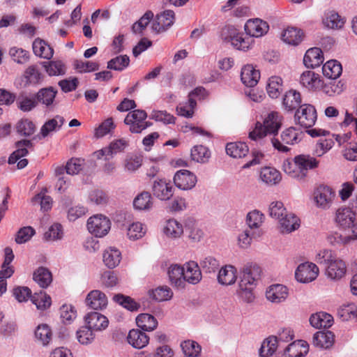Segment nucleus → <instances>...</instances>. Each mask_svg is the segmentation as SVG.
<instances>
[{
    "mask_svg": "<svg viewBox=\"0 0 357 357\" xmlns=\"http://www.w3.org/2000/svg\"><path fill=\"white\" fill-rule=\"evenodd\" d=\"M282 125V116L277 112H271L264 118L263 122L257 121L254 129L249 132L252 140L260 141L268 138L271 144L272 137L278 135Z\"/></svg>",
    "mask_w": 357,
    "mask_h": 357,
    "instance_id": "nucleus-1",
    "label": "nucleus"
},
{
    "mask_svg": "<svg viewBox=\"0 0 357 357\" xmlns=\"http://www.w3.org/2000/svg\"><path fill=\"white\" fill-rule=\"evenodd\" d=\"M319 161L309 154H300L294 157L293 162L285 160L282 165L284 172L298 181H305L309 170L319 167Z\"/></svg>",
    "mask_w": 357,
    "mask_h": 357,
    "instance_id": "nucleus-2",
    "label": "nucleus"
},
{
    "mask_svg": "<svg viewBox=\"0 0 357 357\" xmlns=\"http://www.w3.org/2000/svg\"><path fill=\"white\" fill-rule=\"evenodd\" d=\"M317 262L324 268L326 276L331 280H339L346 274L344 261L331 250L320 251L317 255Z\"/></svg>",
    "mask_w": 357,
    "mask_h": 357,
    "instance_id": "nucleus-3",
    "label": "nucleus"
},
{
    "mask_svg": "<svg viewBox=\"0 0 357 357\" xmlns=\"http://www.w3.org/2000/svg\"><path fill=\"white\" fill-rule=\"evenodd\" d=\"M303 137V132L295 127H289L284 129L280 135V137H272L271 145L275 149L282 153H287L290 149L288 146H293L298 144Z\"/></svg>",
    "mask_w": 357,
    "mask_h": 357,
    "instance_id": "nucleus-4",
    "label": "nucleus"
},
{
    "mask_svg": "<svg viewBox=\"0 0 357 357\" xmlns=\"http://www.w3.org/2000/svg\"><path fill=\"white\" fill-rule=\"evenodd\" d=\"M147 114L142 109L132 110L126 115L124 123L129 126L130 131L132 133H140L142 130L152 125L146 121Z\"/></svg>",
    "mask_w": 357,
    "mask_h": 357,
    "instance_id": "nucleus-5",
    "label": "nucleus"
},
{
    "mask_svg": "<svg viewBox=\"0 0 357 357\" xmlns=\"http://www.w3.org/2000/svg\"><path fill=\"white\" fill-rule=\"evenodd\" d=\"M111 228L109 219L101 214L94 215L87 220L89 231L96 237L102 238L107 235Z\"/></svg>",
    "mask_w": 357,
    "mask_h": 357,
    "instance_id": "nucleus-6",
    "label": "nucleus"
},
{
    "mask_svg": "<svg viewBox=\"0 0 357 357\" xmlns=\"http://www.w3.org/2000/svg\"><path fill=\"white\" fill-rule=\"evenodd\" d=\"M295 121L301 126L309 128L313 126L317 120V111L309 104L301 105L294 115Z\"/></svg>",
    "mask_w": 357,
    "mask_h": 357,
    "instance_id": "nucleus-7",
    "label": "nucleus"
},
{
    "mask_svg": "<svg viewBox=\"0 0 357 357\" xmlns=\"http://www.w3.org/2000/svg\"><path fill=\"white\" fill-rule=\"evenodd\" d=\"M335 194L333 190L327 185H320L314 192V198L318 207L329 208L333 202Z\"/></svg>",
    "mask_w": 357,
    "mask_h": 357,
    "instance_id": "nucleus-8",
    "label": "nucleus"
},
{
    "mask_svg": "<svg viewBox=\"0 0 357 357\" xmlns=\"http://www.w3.org/2000/svg\"><path fill=\"white\" fill-rule=\"evenodd\" d=\"M319 274V268L313 263H304L300 264L295 273L296 280L303 283H307L317 278Z\"/></svg>",
    "mask_w": 357,
    "mask_h": 357,
    "instance_id": "nucleus-9",
    "label": "nucleus"
},
{
    "mask_svg": "<svg viewBox=\"0 0 357 357\" xmlns=\"http://www.w3.org/2000/svg\"><path fill=\"white\" fill-rule=\"evenodd\" d=\"M174 182L177 188L183 190L193 188L197 183V176L187 169L178 171L174 176Z\"/></svg>",
    "mask_w": 357,
    "mask_h": 357,
    "instance_id": "nucleus-10",
    "label": "nucleus"
},
{
    "mask_svg": "<svg viewBox=\"0 0 357 357\" xmlns=\"http://www.w3.org/2000/svg\"><path fill=\"white\" fill-rule=\"evenodd\" d=\"M128 146V142L126 139H115L108 146L97 151L95 153L97 158L100 159L105 156V159L108 160L114 155L123 152Z\"/></svg>",
    "mask_w": 357,
    "mask_h": 357,
    "instance_id": "nucleus-11",
    "label": "nucleus"
},
{
    "mask_svg": "<svg viewBox=\"0 0 357 357\" xmlns=\"http://www.w3.org/2000/svg\"><path fill=\"white\" fill-rule=\"evenodd\" d=\"M261 273V268L257 264H247L244 266L241 272V286L245 284L253 286L255 282L259 279Z\"/></svg>",
    "mask_w": 357,
    "mask_h": 357,
    "instance_id": "nucleus-12",
    "label": "nucleus"
},
{
    "mask_svg": "<svg viewBox=\"0 0 357 357\" xmlns=\"http://www.w3.org/2000/svg\"><path fill=\"white\" fill-rule=\"evenodd\" d=\"M85 324L94 331L105 330L109 324L108 319L103 314L91 312L84 316Z\"/></svg>",
    "mask_w": 357,
    "mask_h": 357,
    "instance_id": "nucleus-13",
    "label": "nucleus"
},
{
    "mask_svg": "<svg viewBox=\"0 0 357 357\" xmlns=\"http://www.w3.org/2000/svg\"><path fill=\"white\" fill-rule=\"evenodd\" d=\"M245 31L250 37H261L266 34L269 29L268 23L261 19L256 18L247 21Z\"/></svg>",
    "mask_w": 357,
    "mask_h": 357,
    "instance_id": "nucleus-14",
    "label": "nucleus"
},
{
    "mask_svg": "<svg viewBox=\"0 0 357 357\" xmlns=\"http://www.w3.org/2000/svg\"><path fill=\"white\" fill-rule=\"evenodd\" d=\"M183 269L184 287H185L186 282L197 284L201 281L202 275L200 267L197 263L193 261L187 262L183 265Z\"/></svg>",
    "mask_w": 357,
    "mask_h": 357,
    "instance_id": "nucleus-15",
    "label": "nucleus"
},
{
    "mask_svg": "<svg viewBox=\"0 0 357 357\" xmlns=\"http://www.w3.org/2000/svg\"><path fill=\"white\" fill-rule=\"evenodd\" d=\"M58 91L53 86L42 88L35 94L38 105H44L46 108H51L54 105Z\"/></svg>",
    "mask_w": 357,
    "mask_h": 357,
    "instance_id": "nucleus-16",
    "label": "nucleus"
},
{
    "mask_svg": "<svg viewBox=\"0 0 357 357\" xmlns=\"http://www.w3.org/2000/svg\"><path fill=\"white\" fill-rule=\"evenodd\" d=\"M183 227L177 220L170 218L165 221L162 227V233L168 238L172 240L178 239L183 234Z\"/></svg>",
    "mask_w": 357,
    "mask_h": 357,
    "instance_id": "nucleus-17",
    "label": "nucleus"
},
{
    "mask_svg": "<svg viewBox=\"0 0 357 357\" xmlns=\"http://www.w3.org/2000/svg\"><path fill=\"white\" fill-rule=\"evenodd\" d=\"M15 146L16 150L10 154L8 160L10 165H13L20 158L26 156L29 149H33V143L29 139H22L16 142Z\"/></svg>",
    "mask_w": 357,
    "mask_h": 357,
    "instance_id": "nucleus-18",
    "label": "nucleus"
},
{
    "mask_svg": "<svg viewBox=\"0 0 357 357\" xmlns=\"http://www.w3.org/2000/svg\"><path fill=\"white\" fill-rule=\"evenodd\" d=\"M127 340L132 347L140 349L149 344V337L140 328H133L129 331Z\"/></svg>",
    "mask_w": 357,
    "mask_h": 357,
    "instance_id": "nucleus-19",
    "label": "nucleus"
},
{
    "mask_svg": "<svg viewBox=\"0 0 357 357\" xmlns=\"http://www.w3.org/2000/svg\"><path fill=\"white\" fill-rule=\"evenodd\" d=\"M87 306L93 310H102L107 305V298L105 294L99 290L90 291L86 298Z\"/></svg>",
    "mask_w": 357,
    "mask_h": 357,
    "instance_id": "nucleus-20",
    "label": "nucleus"
},
{
    "mask_svg": "<svg viewBox=\"0 0 357 357\" xmlns=\"http://www.w3.org/2000/svg\"><path fill=\"white\" fill-rule=\"evenodd\" d=\"M64 122V118L60 115H56L54 118L47 120L40 128L38 136L39 139L45 138L50 133L59 131L61 128Z\"/></svg>",
    "mask_w": 357,
    "mask_h": 357,
    "instance_id": "nucleus-21",
    "label": "nucleus"
},
{
    "mask_svg": "<svg viewBox=\"0 0 357 357\" xmlns=\"http://www.w3.org/2000/svg\"><path fill=\"white\" fill-rule=\"evenodd\" d=\"M324 62L323 52L320 48H310L305 52L303 63L307 68L319 67Z\"/></svg>",
    "mask_w": 357,
    "mask_h": 357,
    "instance_id": "nucleus-22",
    "label": "nucleus"
},
{
    "mask_svg": "<svg viewBox=\"0 0 357 357\" xmlns=\"http://www.w3.org/2000/svg\"><path fill=\"white\" fill-rule=\"evenodd\" d=\"M259 78V71L255 70L252 65H246L241 69V79L246 86H255L258 83Z\"/></svg>",
    "mask_w": 357,
    "mask_h": 357,
    "instance_id": "nucleus-23",
    "label": "nucleus"
},
{
    "mask_svg": "<svg viewBox=\"0 0 357 357\" xmlns=\"http://www.w3.org/2000/svg\"><path fill=\"white\" fill-rule=\"evenodd\" d=\"M184 269L178 264H172L168 268L167 275L172 285L178 289L184 288Z\"/></svg>",
    "mask_w": 357,
    "mask_h": 357,
    "instance_id": "nucleus-24",
    "label": "nucleus"
},
{
    "mask_svg": "<svg viewBox=\"0 0 357 357\" xmlns=\"http://www.w3.org/2000/svg\"><path fill=\"white\" fill-rule=\"evenodd\" d=\"M309 351L307 342L298 340L289 344L284 349L286 357H304Z\"/></svg>",
    "mask_w": 357,
    "mask_h": 357,
    "instance_id": "nucleus-25",
    "label": "nucleus"
},
{
    "mask_svg": "<svg viewBox=\"0 0 357 357\" xmlns=\"http://www.w3.org/2000/svg\"><path fill=\"white\" fill-rule=\"evenodd\" d=\"M287 288L279 284L271 286L266 292L267 299L273 303H281L287 298Z\"/></svg>",
    "mask_w": 357,
    "mask_h": 357,
    "instance_id": "nucleus-26",
    "label": "nucleus"
},
{
    "mask_svg": "<svg viewBox=\"0 0 357 357\" xmlns=\"http://www.w3.org/2000/svg\"><path fill=\"white\" fill-rule=\"evenodd\" d=\"M334 342V335L329 331H321L314 333L312 339L314 346L321 349L331 347Z\"/></svg>",
    "mask_w": 357,
    "mask_h": 357,
    "instance_id": "nucleus-27",
    "label": "nucleus"
},
{
    "mask_svg": "<svg viewBox=\"0 0 357 357\" xmlns=\"http://www.w3.org/2000/svg\"><path fill=\"white\" fill-rule=\"evenodd\" d=\"M23 77L25 86H37L42 83L44 76L36 65L29 66L24 71Z\"/></svg>",
    "mask_w": 357,
    "mask_h": 357,
    "instance_id": "nucleus-28",
    "label": "nucleus"
},
{
    "mask_svg": "<svg viewBox=\"0 0 357 357\" xmlns=\"http://www.w3.org/2000/svg\"><path fill=\"white\" fill-rule=\"evenodd\" d=\"M278 220L282 233H290L300 226L298 218L294 214L287 211Z\"/></svg>",
    "mask_w": 357,
    "mask_h": 357,
    "instance_id": "nucleus-29",
    "label": "nucleus"
},
{
    "mask_svg": "<svg viewBox=\"0 0 357 357\" xmlns=\"http://www.w3.org/2000/svg\"><path fill=\"white\" fill-rule=\"evenodd\" d=\"M34 54L40 58L50 59L54 54V50L43 40L38 38L32 44Z\"/></svg>",
    "mask_w": 357,
    "mask_h": 357,
    "instance_id": "nucleus-30",
    "label": "nucleus"
},
{
    "mask_svg": "<svg viewBox=\"0 0 357 357\" xmlns=\"http://www.w3.org/2000/svg\"><path fill=\"white\" fill-rule=\"evenodd\" d=\"M225 149L227 154L234 158H243L249 152L248 145L241 142L227 143Z\"/></svg>",
    "mask_w": 357,
    "mask_h": 357,
    "instance_id": "nucleus-31",
    "label": "nucleus"
},
{
    "mask_svg": "<svg viewBox=\"0 0 357 357\" xmlns=\"http://www.w3.org/2000/svg\"><path fill=\"white\" fill-rule=\"evenodd\" d=\"M15 101L17 108L23 112H31L38 105L36 98L31 97L24 92L20 93L16 97Z\"/></svg>",
    "mask_w": 357,
    "mask_h": 357,
    "instance_id": "nucleus-32",
    "label": "nucleus"
},
{
    "mask_svg": "<svg viewBox=\"0 0 357 357\" xmlns=\"http://www.w3.org/2000/svg\"><path fill=\"white\" fill-rule=\"evenodd\" d=\"M310 323L316 328H326L333 325V318L331 314L326 312H320L311 315Z\"/></svg>",
    "mask_w": 357,
    "mask_h": 357,
    "instance_id": "nucleus-33",
    "label": "nucleus"
},
{
    "mask_svg": "<svg viewBox=\"0 0 357 357\" xmlns=\"http://www.w3.org/2000/svg\"><path fill=\"white\" fill-rule=\"evenodd\" d=\"M261 181L268 185H275L281 180V174L276 169L271 167H264L260 171Z\"/></svg>",
    "mask_w": 357,
    "mask_h": 357,
    "instance_id": "nucleus-34",
    "label": "nucleus"
},
{
    "mask_svg": "<svg viewBox=\"0 0 357 357\" xmlns=\"http://www.w3.org/2000/svg\"><path fill=\"white\" fill-rule=\"evenodd\" d=\"M33 279L41 288L45 289L52 282V273L48 268L40 266L33 272Z\"/></svg>",
    "mask_w": 357,
    "mask_h": 357,
    "instance_id": "nucleus-35",
    "label": "nucleus"
},
{
    "mask_svg": "<svg viewBox=\"0 0 357 357\" xmlns=\"http://www.w3.org/2000/svg\"><path fill=\"white\" fill-rule=\"evenodd\" d=\"M301 97L299 92L295 90H289L283 98L282 105L284 109L289 112L293 111L300 107Z\"/></svg>",
    "mask_w": 357,
    "mask_h": 357,
    "instance_id": "nucleus-36",
    "label": "nucleus"
},
{
    "mask_svg": "<svg viewBox=\"0 0 357 357\" xmlns=\"http://www.w3.org/2000/svg\"><path fill=\"white\" fill-rule=\"evenodd\" d=\"M303 38V32L302 30L294 27H288L282 34V40L291 45H298L302 41Z\"/></svg>",
    "mask_w": 357,
    "mask_h": 357,
    "instance_id": "nucleus-37",
    "label": "nucleus"
},
{
    "mask_svg": "<svg viewBox=\"0 0 357 357\" xmlns=\"http://www.w3.org/2000/svg\"><path fill=\"white\" fill-rule=\"evenodd\" d=\"M183 227L188 234V237L193 241H199L203 237L204 233L193 218H187L184 221Z\"/></svg>",
    "mask_w": 357,
    "mask_h": 357,
    "instance_id": "nucleus-38",
    "label": "nucleus"
},
{
    "mask_svg": "<svg viewBox=\"0 0 357 357\" xmlns=\"http://www.w3.org/2000/svg\"><path fill=\"white\" fill-rule=\"evenodd\" d=\"M103 262L109 268L117 266L121 260V252L115 248H109L103 253Z\"/></svg>",
    "mask_w": 357,
    "mask_h": 357,
    "instance_id": "nucleus-39",
    "label": "nucleus"
},
{
    "mask_svg": "<svg viewBox=\"0 0 357 357\" xmlns=\"http://www.w3.org/2000/svg\"><path fill=\"white\" fill-rule=\"evenodd\" d=\"M301 83L310 90H315L321 86L319 75L311 70L305 71L301 75Z\"/></svg>",
    "mask_w": 357,
    "mask_h": 357,
    "instance_id": "nucleus-40",
    "label": "nucleus"
},
{
    "mask_svg": "<svg viewBox=\"0 0 357 357\" xmlns=\"http://www.w3.org/2000/svg\"><path fill=\"white\" fill-rule=\"evenodd\" d=\"M236 270L234 266L229 265L222 268L218 273V282L223 285H230L236 280Z\"/></svg>",
    "mask_w": 357,
    "mask_h": 357,
    "instance_id": "nucleus-41",
    "label": "nucleus"
},
{
    "mask_svg": "<svg viewBox=\"0 0 357 357\" xmlns=\"http://www.w3.org/2000/svg\"><path fill=\"white\" fill-rule=\"evenodd\" d=\"M42 66L50 77L63 75L66 73V67L61 61H42Z\"/></svg>",
    "mask_w": 357,
    "mask_h": 357,
    "instance_id": "nucleus-42",
    "label": "nucleus"
},
{
    "mask_svg": "<svg viewBox=\"0 0 357 357\" xmlns=\"http://www.w3.org/2000/svg\"><path fill=\"white\" fill-rule=\"evenodd\" d=\"M137 326L144 331H152L156 328L155 318L148 313H142L136 317Z\"/></svg>",
    "mask_w": 357,
    "mask_h": 357,
    "instance_id": "nucleus-43",
    "label": "nucleus"
},
{
    "mask_svg": "<svg viewBox=\"0 0 357 357\" xmlns=\"http://www.w3.org/2000/svg\"><path fill=\"white\" fill-rule=\"evenodd\" d=\"M113 301L130 312H137L140 308V304L130 296L117 294L114 295Z\"/></svg>",
    "mask_w": 357,
    "mask_h": 357,
    "instance_id": "nucleus-44",
    "label": "nucleus"
},
{
    "mask_svg": "<svg viewBox=\"0 0 357 357\" xmlns=\"http://www.w3.org/2000/svg\"><path fill=\"white\" fill-rule=\"evenodd\" d=\"M322 71L324 76L335 79L340 76L342 68L340 62L336 60H330L323 66Z\"/></svg>",
    "mask_w": 357,
    "mask_h": 357,
    "instance_id": "nucleus-45",
    "label": "nucleus"
},
{
    "mask_svg": "<svg viewBox=\"0 0 357 357\" xmlns=\"http://www.w3.org/2000/svg\"><path fill=\"white\" fill-rule=\"evenodd\" d=\"M354 219L355 215L349 208L338 209L336 212L335 221L342 227L350 228Z\"/></svg>",
    "mask_w": 357,
    "mask_h": 357,
    "instance_id": "nucleus-46",
    "label": "nucleus"
},
{
    "mask_svg": "<svg viewBox=\"0 0 357 357\" xmlns=\"http://www.w3.org/2000/svg\"><path fill=\"white\" fill-rule=\"evenodd\" d=\"M191 159L197 162L206 163L211 157L209 149L203 145H196L191 149Z\"/></svg>",
    "mask_w": 357,
    "mask_h": 357,
    "instance_id": "nucleus-47",
    "label": "nucleus"
},
{
    "mask_svg": "<svg viewBox=\"0 0 357 357\" xmlns=\"http://www.w3.org/2000/svg\"><path fill=\"white\" fill-rule=\"evenodd\" d=\"M36 340L43 346L47 345L52 339V331L46 324L38 325L34 332Z\"/></svg>",
    "mask_w": 357,
    "mask_h": 357,
    "instance_id": "nucleus-48",
    "label": "nucleus"
},
{
    "mask_svg": "<svg viewBox=\"0 0 357 357\" xmlns=\"http://www.w3.org/2000/svg\"><path fill=\"white\" fill-rule=\"evenodd\" d=\"M279 340L275 336H271L266 338L261 344L259 349L261 357H268L274 354L278 346Z\"/></svg>",
    "mask_w": 357,
    "mask_h": 357,
    "instance_id": "nucleus-49",
    "label": "nucleus"
},
{
    "mask_svg": "<svg viewBox=\"0 0 357 357\" xmlns=\"http://www.w3.org/2000/svg\"><path fill=\"white\" fill-rule=\"evenodd\" d=\"M175 14L172 10H166L160 15H158V33L165 31L174 22Z\"/></svg>",
    "mask_w": 357,
    "mask_h": 357,
    "instance_id": "nucleus-50",
    "label": "nucleus"
},
{
    "mask_svg": "<svg viewBox=\"0 0 357 357\" xmlns=\"http://www.w3.org/2000/svg\"><path fill=\"white\" fill-rule=\"evenodd\" d=\"M181 347L186 357H197L202 351L201 346L197 342L190 340L183 341Z\"/></svg>",
    "mask_w": 357,
    "mask_h": 357,
    "instance_id": "nucleus-51",
    "label": "nucleus"
},
{
    "mask_svg": "<svg viewBox=\"0 0 357 357\" xmlns=\"http://www.w3.org/2000/svg\"><path fill=\"white\" fill-rule=\"evenodd\" d=\"M323 22L328 28L337 29L343 26L344 20L338 13L330 11L326 14Z\"/></svg>",
    "mask_w": 357,
    "mask_h": 357,
    "instance_id": "nucleus-52",
    "label": "nucleus"
},
{
    "mask_svg": "<svg viewBox=\"0 0 357 357\" xmlns=\"http://www.w3.org/2000/svg\"><path fill=\"white\" fill-rule=\"evenodd\" d=\"M151 205V194L148 192H141L133 200V206L138 211L147 210Z\"/></svg>",
    "mask_w": 357,
    "mask_h": 357,
    "instance_id": "nucleus-53",
    "label": "nucleus"
},
{
    "mask_svg": "<svg viewBox=\"0 0 357 357\" xmlns=\"http://www.w3.org/2000/svg\"><path fill=\"white\" fill-rule=\"evenodd\" d=\"M282 91V80L280 77H271L268 83L267 92L272 98H277Z\"/></svg>",
    "mask_w": 357,
    "mask_h": 357,
    "instance_id": "nucleus-54",
    "label": "nucleus"
},
{
    "mask_svg": "<svg viewBox=\"0 0 357 357\" xmlns=\"http://www.w3.org/2000/svg\"><path fill=\"white\" fill-rule=\"evenodd\" d=\"M16 129L17 133L20 135L29 137L35 132L36 126L32 121L28 119H22L17 122Z\"/></svg>",
    "mask_w": 357,
    "mask_h": 357,
    "instance_id": "nucleus-55",
    "label": "nucleus"
},
{
    "mask_svg": "<svg viewBox=\"0 0 357 357\" xmlns=\"http://www.w3.org/2000/svg\"><path fill=\"white\" fill-rule=\"evenodd\" d=\"M94 331L86 325L80 327L77 333L76 337L78 342L82 344H89L95 339Z\"/></svg>",
    "mask_w": 357,
    "mask_h": 357,
    "instance_id": "nucleus-56",
    "label": "nucleus"
},
{
    "mask_svg": "<svg viewBox=\"0 0 357 357\" xmlns=\"http://www.w3.org/2000/svg\"><path fill=\"white\" fill-rule=\"evenodd\" d=\"M129 63L130 59L127 55L117 56L108 61L107 68L117 71H122L128 66Z\"/></svg>",
    "mask_w": 357,
    "mask_h": 357,
    "instance_id": "nucleus-57",
    "label": "nucleus"
},
{
    "mask_svg": "<svg viewBox=\"0 0 357 357\" xmlns=\"http://www.w3.org/2000/svg\"><path fill=\"white\" fill-rule=\"evenodd\" d=\"M173 186L165 180L158 181V198L161 200H167L173 196Z\"/></svg>",
    "mask_w": 357,
    "mask_h": 357,
    "instance_id": "nucleus-58",
    "label": "nucleus"
},
{
    "mask_svg": "<svg viewBox=\"0 0 357 357\" xmlns=\"http://www.w3.org/2000/svg\"><path fill=\"white\" fill-rule=\"evenodd\" d=\"M74 68L79 73H86L98 70L100 65L98 62L76 60Z\"/></svg>",
    "mask_w": 357,
    "mask_h": 357,
    "instance_id": "nucleus-59",
    "label": "nucleus"
},
{
    "mask_svg": "<svg viewBox=\"0 0 357 357\" xmlns=\"http://www.w3.org/2000/svg\"><path fill=\"white\" fill-rule=\"evenodd\" d=\"M9 54L15 62L20 64H24L29 60V52L22 48L11 47L9 50Z\"/></svg>",
    "mask_w": 357,
    "mask_h": 357,
    "instance_id": "nucleus-60",
    "label": "nucleus"
},
{
    "mask_svg": "<svg viewBox=\"0 0 357 357\" xmlns=\"http://www.w3.org/2000/svg\"><path fill=\"white\" fill-rule=\"evenodd\" d=\"M31 300L38 310H46L51 305V297L42 292L32 296Z\"/></svg>",
    "mask_w": 357,
    "mask_h": 357,
    "instance_id": "nucleus-61",
    "label": "nucleus"
},
{
    "mask_svg": "<svg viewBox=\"0 0 357 357\" xmlns=\"http://www.w3.org/2000/svg\"><path fill=\"white\" fill-rule=\"evenodd\" d=\"M35 234L36 231L32 227H24L17 231L15 241L17 244L25 243L29 241Z\"/></svg>",
    "mask_w": 357,
    "mask_h": 357,
    "instance_id": "nucleus-62",
    "label": "nucleus"
},
{
    "mask_svg": "<svg viewBox=\"0 0 357 357\" xmlns=\"http://www.w3.org/2000/svg\"><path fill=\"white\" fill-rule=\"evenodd\" d=\"M230 42L237 50L246 51L252 44V39L250 37L243 38L242 33H237Z\"/></svg>",
    "mask_w": 357,
    "mask_h": 357,
    "instance_id": "nucleus-63",
    "label": "nucleus"
},
{
    "mask_svg": "<svg viewBox=\"0 0 357 357\" xmlns=\"http://www.w3.org/2000/svg\"><path fill=\"white\" fill-rule=\"evenodd\" d=\"M146 233L141 222H134L128 229L127 235L129 239L135 241L142 238Z\"/></svg>",
    "mask_w": 357,
    "mask_h": 357,
    "instance_id": "nucleus-64",
    "label": "nucleus"
}]
</instances>
